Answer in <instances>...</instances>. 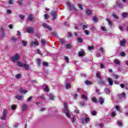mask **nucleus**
<instances>
[{
	"instance_id": "1",
	"label": "nucleus",
	"mask_w": 128,
	"mask_h": 128,
	"mask_svg": "<svg viewBox=\"0 0 128 128\" xmlns=\"http://www.w3.org/2000/svg\"><path fill=\"white\" fill-rule=\"evenodd\" d=\"M18 66H20V68H24L26 70H30V65L26 64H22L21 62H18Z\"/></svg>"
},
{
	"instance_id": "2",
	"label": "nucleus",
	"mask_w": 128,
	"mask_h": 128,
	"mask_svg": "<svg viewBox=\"0 0 128 128\" xmlns=\"http://www.w3.org/2000/svg\"><path fill=\"white\" fill-rule=\"evenodd\" d=\"M67 6H68L69 10H74L76 12H78V9L74 6H73L70 2H68Z\"/></svg>"
},
{
	"instance_id": "3",
	"label": "nucleus",
	"mask_w": 128,
	"mask_h": 128,
	"mask_svg": "<svg viewBox=\"0 0 128 128\" xmlns=\"http://www.w3.org/2000/svg\"><path fill=\"white\" fill-rule=\"evenodd\" d=\"M20 55L18 54H16L15 55L11 58L12 62H14L16 60H20Z\"/></svg>"
},
{
	"instance_id": "4",
	"label": "nucleus",
	"mask_w": 128,
	"mask_h": 128,
	"mask_svg": "<svg viewBox=\"0 0 128 128\" xmlns=\"http://www.w3.org/2000/svg\"><path fill=\"white\" fill-rule=\"evenodd\" d=\"M31 46H40V44L38 43V41L36 39H35L34 41H32L30 43Z\"/></svg>"
},
{
	"instance_id": "5",
	"label": "nucleus",
	"mask_w": 128,
	"mask_h": 128,
	"mask_svg": "<svg viewBox=\"0 0 128 128\" xmlns=\"http://www.w3.org/2000/svg\"><path fill=\"white\" fill-rule=\"evenodd\" d=\"M7 114H8V111L4 109L2 117L1 118V120H6V116Z\"/></svg>"
},
{
	"instance_id": "6",
	"label": "nucleus",
	"mask_w": 128,
	"mask_h": 128,
	"mask_svg": "<svg viewBox=\"0 0 128 128\" xmlns=\"http://www.w3.org/2000/svg\"><path fill=\"white\" fill-rule=\"evenodd\" d=\"M42 26L43 28H47V30H48L50 31L52 30V28L46 23H43Z\"/></svg>"
},
{
	"instance_id": "7",
	"label": "nucleus",
	"mask_w": 128,
	"mask_h": 128,
	"mask_svg": "<svg viewBox=\"0 0 128 128\" xmlns=\"http://www.w3.org/2000/svg\"><path fill=\"white\" fill-rule=\"evenodd\" d=\"M26 32L28 34H34V29L32 27L28 28H26Z\"/></svg>"
},
{
	"instance_id": "8",
	"label": "nucleus",
	"mask_w": 128,
	"mask_h": 128,
	"mask_svg": "<svg viewBox=\"0 0 128 128\" xmlns=\"http://www.w3.org/2000/svg\"><path fill=\"white\" fill-rule=\"evenodd\" d=\"M56 13L55 11H52L50 13L51 16H52V20H55L56 18Z\"/></svg>"
},
{
	"instance_id": "9",
	"label": "nucleus",
	"mask_w": 128,
	"mask_h": 128,
	"mask_svg": "<svg viewBox=\"0 0 128 128\" xmlns=\"http://www.w3.org/2000/svg\"><path fill=\"white\" fill-rule=\"evenodd\" d=\"M118 96L119 100H122V98H126V94L124 92H122L121 94H118Z\"/></svg>"
},
{
	"instance_id": "10",
	"label": "nucleus",
	"mask_w": 128,
	"mask_h": 128,
	"mask_svg": "<svg viewBox=\"0 0 128 128\" xmlns=\"http://www.w3.org/2000/svg\"><path fill=\"white\" fill-rule=\"evenodd\" d=\"M126 39H124L120 41V45L121 46H126Z\"/></svg>"
},
{
	"instance_id": "11",
	"label": "nucleus",
	"mask_w": 128,
	"mask_h": 128,
	"mask_svg": "<svg viewBox=\"0 0 128 128\" xmlns=\"http://www.w3.org/2000/svg\"><path fill=\"white\" fill-rule=\"evenodd\" d=\"M64 112L66 116L68 118H70V110H64Z\"/></svg>"
},
{
	"instance_id": "12",
	"label": "nucleus",
	"mask_w": 128,
	"mask_h": 128,
	"mask_svg": "<svg viewBox=\"0 0 128 128\" xmlns=\"http://www.w3.org/2000/svg\"><path fill=\"white\" fill-rule=\"evenodd\" d=\"M85 54L84 50L82 49L81 50L78 52V56H84Z\"/></svg>"
},
{
	"instance_id": "13",
	"label": "nucleus",
	"mask_w": 128,
	"mask_h": 128,
	"mask_svg": "<svg viewBox=\"0 0 128 128\" xmlns=\"http://www.w3.org/2000/svg\"><path fill=\"white\" fill-rule=\"evenodd\" d=\"M22 112H24L28 108V106L26 104H24L22 106Z\"/></svg>"
},
{
	"instance_id": "14",
	"label": "nucleus",
	"mask_w": 128,
	"mask_h": 128,
	"mask_svg": "<svg viewBox=\"0 0 128 128\" xmlns=\"http://www.w3.org/2000/svg\"><path fill=\"white\" fill-rule=\"evenodd\" d=\"M85 12L87 16H90V14H92V11L90 9L86 10Z\"/></svg>"
},
{
	"instance_id": "15",
	"label": "nucleus",
	"mask_w": 128,
	"mask_h": 128,
	"mask_svg": "<svg viewBox=\"0 0 128 128\" xmlns=\"http://www.w3.org/2000/svg\"><path fill=\"white\" fill-rule=\"evenodd\" d=\"M116 5L118 6V8H124V4L120 3L119 0H117Z\"/></svg>"
},
{
	"instance_id": "16",
	"label": "nucleus",
	"mask_w": 128,
	"mask_h": 128,
	"mask_svg": "<svg viewBox=\"0 0 128 128\" xmlns=\"http://www.w3.org/2000/svg\"><path fill=\"white\" fill-rule=\"evenodd\" d=\"M122 16L123 17V18H126L128 17V12H124L122 13Z\"/></svg>"
},
{
	"instance_id": "17",
	"label": "nucleus",
	"mask_w": 128,
	"mask_h": 128,
	"mask_svg": "<svg viewBox=\"0 0 128 128\" xmlns=\"http://www.w3.org/2000/svg\"><path fill=\"white\" fill-rule=\"evenodd\" d=\"M19 92L22 94H26L28 92V90H24L22 88H20Z\"/></svg>"
},
{
	"instance_id": "18",
	"label": "nucleus",
	"mask_w": 128,
	"mask_h": 128,
	"mask_svg": "<svg viewBox=\"0 0 128 128\" xmlns=\"http://www.w3.org/2000/svg\"><path fill=\"white\" fill-rule=\"evenodd\" d=\"M40 59L36 60V63L38 64V66H42V64L40 62Z\"/></svg>"
},
{
	"instance_id": "19",
	"label": "nucleus",
	"mask_w": 128,
	"mask_h": 128,
	"mask_svg": "<svg viewBox=\"0 0 128 128\" xmlns=\"http://www.w3.org/2000/svg\"><path fill=\"white\" fill-rule=\"evenodd\" d=\"M108 82L110 86H112V85L113 82H112V80L110 78H108Z\"/></svg>"
},
{
	"instance_id": "20",
	"label": "nucleus",
	"mask_w": 128,
	"mask_h": 128,
	"mask_svg": "<svg viewBox=\"0 0 128 128\" xmlns=\"http://www.w3.org/2000/svg\"><path fill=\"white\" fill-rule=\"evenodd\" d=\"M92 102H94L95 104H98V99H96V96H93L92 98Z\"/></svg>"
},
{
	"instance_id": "21",
	"label": "nucleus",
	"mask_w": 128,
	"mask_h": 128,
	"mask_svg": "<svg viewBox=\"0 0 128 128\" xmlns=\"http://www.w3.org/2000/svg\"><path fill=\"white\" fill-rule=\"evenodd\" d=\"M28 20H29L30 22H32V14L28 15Z\"/></svg>"
},
{
	"instance_id": "22",
	"label": "nucleus",
	"mask_w": 128,
	"mask_h": 128,
	"mask_svg": "<svg viewBox=\"0 0 128 128\" xmlns=\"http://www.w3.org/2000/svg\"><path fill=\"white\" fill-rule=\"evenodd\" d=\"M12 41L13 42H16L17 40H18V39L17 37H13L12 38Z\"/></svg>"
},
{
	"instance_id": "23",
	"label": "nucleus",
	"mask_w": 128,
	"mask_h": 128,
	"mask_svg": "<svg viewBox=\"0 0 128 128\" xmlns=\"http://www.w3.org/2000/svg\"><path fill=\"white\" fill-rule=\"evenodd\" d=\"M114 62L116 64H120V60H118V59H116V60H114Z\"/></svg>"
},
{
	"instance_id": "24",
	"label": "nucleus",
	"mask_w": 128,
	"mask_h": 128,
	"mask_svg": "<svg viewBox=\"0 0 128 128\" xmlns=\"http://www.w3.org/2000/svg\"><path fill=\"white\" fill-rule=\"evenodd\" d=\"M100 99V104H104V98L100 97L99 98Z\"/></svg>"
},
{
	"instance_id": "25",
	"label": "nucleus",
	"mask_w": 128,
	"mask_h": 128,
	"mask_svg": "<svg viewBox=\"0 0 128 128\" xmlns=\"http://www.w3.org/2000/svg\"><path fill=\"white\" fill-rule=\"evenodd\" d=\"M50 98L51 100H54V96L52 94H50Z\"/></svg>"
},
{
	"instance_id": "26",
	"label": "nucleus",
	"mask_w": 128,
	"mask_h": 128,
	"mask_svg": "<svg viewBox=\"0 0 128 128\" xmlns=\"http://www.w3.org/2000/svg\"><path fill=\"white\" fill-rule=\"evenodd\" d=\"M72 122L74 124H76V118L73 117L72 118Z\"/></svg>"
},
{
	"instance_id": "27",
	"label": "nucleus",
	"mask_w": 128,
	"mask_h": 128,
	"mask_svg": "<svg viewBox=\"0 0 128 128\" xmlns=\"http://www.w3.org/2000/svg\"><path fill=\"white\" fill-rule=\"evenodd\" d=\"M64 106L65 108L64 110H68V104L66 102H64Z\"/></svg>"
},
{
	"instance_id": "28",
	"label": "nucleus",
	"mask_w": 128,
	"mask_h": 128,
	"mask_svg": "<svg viewBox=\"0 0 128 128\" xmlns=\"http://www.w3.org/2000/svg\"><path fill=\"white\" fill-rule=\"evenodd\" d=\"M41 42H42V46H44V44H46V40H44V39H42Z\"/></svg>"
},
{
	"instance_id": "29",
	"label": "nucleus",
	"mask_w": 128,
	"mask_h": 128,
	"mask_svg": "<svg viewBox=\"0 0 128 128\" xmlns=\"http://www.w3.org/2000/svg\"><path fill=\"white\" fill-rule=\"evenodd\" d=\"M16 98H17V100H22V96L20 95H18L16 96Z\"/></svg>"
},
{
	"instance_id": "30",
	"label": "nucleus",
	"mask_w": 128,
	"mask_h": 128,
	"mask_svg": "<svg viewBox=\"0 0 128 128\" xmlns=\"http://www.w3.org/2000/svg\"><path fill=\"white\" fill-rule=\"evenodd\" d=\"M106 20L107 22H108V23L109 26H112V22H111L110 20V19L106 18Z\"/></svg>"
},
{
	"instance_id": "31",
	"label": "nucleus",
	"mask_w": 128,
	"mask_h": 128,
	"mask_svg": "<svg viewBox=\"0 0 128 128\" xmlns=\"http://www.w3.org/2000/svg\"><path fill=\"white\" fill-rule=\"evenodd\" d=\"M70 88V83L66 84V88L68 90Z\"/></svg>"
},
{
	"instance_id": "32",
	"label": "nucleus",
	"mask_w": 128,
	"mask_h": 128,
	"mask_svg": "<svg viewBox=\"0 0 128 128\" xmlns=\"http://www.w3.org/2000/svg\"><path fill=\"white\" fill-rule=\"evenodd\" d=\"M105 92H106V94H110V89L108 88H105Z\"/></svg>"
},
{
	"instance_id": "33",
	"label": "nucleus",
	"mask_w": 128,
	"mask_h": 128,
	"mask_svg": "<svg viewBox=\"0 0 128 128\" xmlns=\"http://www.w3.org/2000/svg\"><path fill=\"white\" fill-rule=\"evenodd\" d=\"M96 76L98 78H100V72H97L96 74Z\"/></svg>"
},
{
	"instance_id": "34",
	"label": "nucleus",
	"mask_w": 128,
	"mask_h": 128,
	"mask_svg": "<svg viewBox=\"0 0 128 128\" xmlns=\"http://www.w3.org/2000/svg\"><path fill=\"white\" fill-rule=\"evenodd\" d=\"M82 98H84V100H88V96H86L83 94L82 96Z\"/></svg>"
},
{
	"instance_id": "35",
	"label": "nucleus",
	"mask_w": 128,
	"mask_h": 128,
	"mask_svg": "<svg viewBox=\"0 0 128 128\" xmlns=\"http://www.w3.org/2000/svg\"><path fill=\"white\" fill-rule=\"evenodd\" d=\"M44 92H50V90H48V86H46V88L44 89Z\"/></svg>"
},
{
	"instance_id": "36",
	"label": "nucleus",
	"mask_w": 128,
	"mask_h": 128,
	"mask_svg": "<svg viewBox=\"0 0 128 128\" xmlns=\"http://www.w3.org/2000/svg\"><path fill=\"white\" fill-rule=\"evenodd\" d=\"M88 50H94V46H88Z\"/></svg>"
},
{
	"instance_id": "37",
	"label": "nucleus",
	"mask_w": 128,
	"mask_h": 128,
	"mask_svg": "<svg viewBox=\"0 0 128 128\" xmlns=\"http://www.w3.org/2000/svg\"><path fill=\"white\" fill-rule=\"evenodd\" d=\"M85 84H88H88H92V82L88 81V80H86V81H85Z\"/></svg>"
},
{
	"instance_id": "38",
	"label": "nucleus",
	"mask_w": 128,
	"mask_h": 128,
	"mask_svg": "<svg viewBox=\"0 0 128 128\" xmlns=\"http://www.w3.org/2000/svg\"><path fill=\"white\" fill-rule=\"evenodd\" d=\"M78 6L80 8L81 10H84V6H82V4H78Z\"/></svg>"
},
{
	"instance_id": "39",
	"label": "nucleus",
	"mask_w": 128,
	"mask_h": 128,
	"mask_svg": "<svg viewBox=\"0 0 128 128\" xmlns=\"http://www.w3.org/2000/svg\"><path fill=\"white\" fill-rule=\"evenodd\" d=\"M19 18H20L21 20H24V15L20 14L19 15Z\"/></svg>"
},
{
	"instance_id": "40",
	"label": "nucleus",
	"mask_w": 128,
	"mask_h": 128,
	"mask_svg": "<svg viewBox=\"0 0 128 128\" xmlns=\"http://www.w3.org/2000/svg\"><path fill=\"white\" fill-rule=\"evenodd\" d=\"M22 44L24 46H26V42L24 40H22Z\"/></svg>"
},
{
	"instance_id": "41",
	"label": "nucleus",
	"mask_w": 128,
	"mask_h": 128,
	"mask_svg": "<svg viewBox=\"0 0 128 128\" xmlns=\"http://www.w3.org/2000/svg\"><path fill=\"white\" fill-rule=\"evenodd\" d=\"M98 84H101L102 86L104 84V81H103V80H100L99 82H98Z\"/></svg>"
},
{
	"instance_id": "42",
	"label": "nucleus",
	"mask_w": 128,
	"mask_h": 128,
	"mask_svg": "<svg viewBox=\"0 0 128 128\" xmlns=\"http://www.w3.org/2000/svg\"><path fill=\"white\" fill-rule=\"evenodd\" d=\"M114 78L115 80H118V75H116V74H114Z\"/></svg>"
},
{
	"instance_id": "43",
	"label": "nucleus",
	"mask_w": 128,
	"mask_h": 128,
	"mask_svg": "<svg viewBox=\"0 0 128 128\" xmlns=\"http://www.w3.org/2000/svg\"><path fill=\"white\" fill-rule=\"evenodd\" d=\"M102 30H103V32H106V28L105 26H102L101 27Z\"/></svg>"
},
{
	"instance_id": "44",
	"label": "nucleus",
	"mask_w": 128,
	"mask_h": 128,
	"mask_svg": "<svg viewBox=\"0 0 128 128\" xmlns=\"http://www.w3.org/2000/svg\"><path fill=\"white\" fill-rule=\"evenodd\" d=\"M116 110H118V112H120V108L119 106H116Z\"/></svg>"
},
{
	"instance_id": "45",
	"label": "nucleus",
	"mask_w": 128,
	"mask_h": 128,
	"mask_svg": "<svg viewBox=\"0 0 128 128\" xmlns=\"http://www.w3.org/2000/svg\"><path fill=\"white\" fill-rule=\"evenodd\" d=\"M78 42H82V39L80 38H78Z\"/></svg>"
},
{
	"instance_id": "46",
	"label": "nucleus",
	"mask_w": 128,
	"mask_h": 128,
	"mask_svg": "<svg viewBox=\"0 0 128 128\" xmlns=\"http://www.w3.org/2000/svg\"><path fill=\"white\" fill-rule=\"evenodd\" d=\"M11 108L12 110H16V105H12L11 106Z\"/></svg>"
},
{
	"instance_id": "47",
	"label": "nucleus",
	"mask_w": 128,
	"mask_h": 128,
	"mask_svg": "<svg viewBox=\"0 0 128 128\" xmlns=\"http://www.w3.org/2000/svg\"><path fill=\"white\" fill-rule=\"evenodd\" d=\"M101 68H106V65H104L102 63L100 64Z\"/></svg>"
},
{
	"instance_id": "48",
	"label": "nucleus",
	"mask_w": 128,
	"mask_h": 128,
	"mask_svg": "<svg viewBox=\"0 0 128 128\" xmlns=\"http://www.w3.org/2000/svg\"><path fill=\"white\" fill-rule=\"evenodd\" d=\"M14 0H9V4H14Z\"/></svg>"
},
{
	"instance_id": "49",
	"label": "nucleus",
	"mask_w": 128,
	"mask_h": 128,
	"mask_svg": "<svg viewBox=\"0 0 128 128\" xmlns=\"http://www.w3.org/2000/svg\"><path fill=\"white\" fill-rule=\"evenodd\" d=\"M100 50L101 52H104V48H102V47H100Z\"/></svg>"
},
{
	"instance_id": "50",
	"label": "nucleus",
	"mask_w": 128,
	"mask_h": 128,
	"mask_svg": "<svg viewBox=\"0 0 128 128\" xmlns=\"http://www.w3.org/2000/svg\"><path fill=\"white\" fill-rule=\"evenodd\" d=\"M88 28V25L84 24L82 26V30H86V28Z\"/></svg>"
},
{
	"instance_id": "51",
	"label": "nucleus",
	"mask_w": 128,
	"mask_h": 128,
	"mask_svg": "<svg viewBox=\"0 0 128 128\" xmlns=\"http://www.w3.org/2000/svg\"><path fill=\"white\" fill-rule=\"evenodd\" d=\"M112 16L114 18H118V16H116V14H112Z\"/></svg>"
},
{
	"instance_id": "52",
	"label": "nucleus",
	"mask_w": 128,
	"mask_h": 128,
	"mask_svg": "<svg viewBox=\"0 0 128 128\" xmlns=\"http://www.w3.org/2000/svg\"><path fill=\"white\" fill-rule=\"evenodd\" d=\"M37 52L38 53V54H41V56H42V52H40V49H37Z\"/></svg>"
},
{
	"instance_id": "53",
	"label": "nucleus",
	"mask_w": 128,
	"mask_h": 128,
	"mask_svg": "<svg viewBox=\"0 0 128 128\" xmlns=\"http://www.w3.org/2000/svg\"><path fill=\"white\" fill-rule=\"evenodd\" d=\"M72 34L70 32H68V38H72Z\"/></svg>"
},
{
	"instance_id": "54",
	"label": "nucleus",
	"mask_w": 128,
	"mask_h": 128,
	"mask_svg": "<svg viewBox=\"0 0 128 128\" xmlns=\"http://www.w3.org/2000/svg\"><path fill=\"white\" fill-rule=\"evenodd\" d=\"M43 65L45 66H48V62H43Z\"/></svg>"
},
{
	"instance_id": "55",
	"label": "nucleus",
	"mask_w": 128,
	"mask_h": 128,
	"mask_svg": "<svg viewBox=\"0 0 128 128\" xmlns=\"http://www.w3.org/2000/svg\"><path fill=\"white\" fill-rule=\"evenodd\" d=\"M16 78L18 80V78H20V74H18L16 76Z\"/></svg>"
},
{
	"instance_id": "56",
	"label": "nucleus",
	"mask_w": 128,
	"mask_h": 128,
	"mask_svg": "<svg viewBox=\"0 0 128 128\" xmlns=\"http://www.w3.org/2000/svg\"><path fill=\"white\" fill-rule=\"evenodd\" d=\"M84 122H90V118H85Z\"/></svg>"
},
{
	"instance_id": "57",
	"label": "nucleus",
	"mask_w": 128,
	"mask_h": 128,
	"mask_svg": "<svg viewBox=\"0 0 128 128\" xmlns=\"http://www.w3.org/2000/svg\"><path fill=\"white\" fill-rule=\"evenodd\" d=\"M92 116H96V110H94L92 113Z\"/></svg>"
},
{
	"instance_id": "58",
	"label": "nucleus",
	"mask_w": 128,
	"mask_h": 128,
	"mask_svg": "<svg viewBox=\"0 0 128 128\" xmlns=\"http://www.w3.org/2000/svg\"><path fill=\"white\" fill-rule=\"evenodd\" d=\"M44 17L45 20H48V15L47 14H44Z\"/></svg>"
},
{
	"instance_id": "59",
	"label": "nucleus",
	"mask_w": 128,
	"mask_h": 128,
	"mask_svg": "<svg viewBox=\"0 0 128 128\" xmlns=\"http://www.w3.org/2000/svg\"><path fill=\"white\" fill-rule=\"evenodd\" d=\"M96 56L97 58H100V56H102L100 55V52H98L96 54Z\"/></svg>"
},
{
	"instance_id": "60",
	"label": "nucleus",
	"mask_w": 128,
	"mask_h": 128,
	"mask_svg": "<svg viewBox=\"0 0 128 128\" xmlns=\"http://www.w3.org/2000/svg\"><path fill=\"white\" fill-rule=\"evenodd\" d=\"M72 46H70V44H67L66 45V48H70Z\"/></svg>"
},
{
	"instance_id": "61",
	"label": "nucleus",
	"mask_w": 128,
	"mask_h": 128,
	"mask_svg": "<svg viewBox=\"0 0 128 128\" xmlns=\"http://www.w3.org/2000/svg\"><path fill=\"white\" fill-rule=\"evenodd\" d=\"M20 6H24V3H22V1L20 0L18 2Z\"/></svg>"
},
{
	"instance_id": "62",
	"label": "nucleus",
	"mask_w": 128,
	"mask_h": 128,
	"mask_svg": "<svg viewBox=\"0 0 128 128\" xmlns=\"http://www.w3.org/2000/svg\"><path fill=\"white\" fill-rule=\"evenodd\" d=\"M6 12L8 14H12V11L10 10H8Z\"/></svg>"
},
{
	"instance_id": "63",
	"label": "nucleus",
	"mask_w": 128,
	"mask_h": 128,
	"mask_svg": "<svg viewBox=\"0 0 128 128\" xmlns=\"http://www.w3.org/2000/svg\"><path fill=\"white\" fill-rule=\"evenodd\" d=\"M32 96H30L28 98V102H32Z\"/></svg>"
},
{
	"instance_id": "64",
	"label": "nucleus",
	"mask_w": 128,
	"mask_h": 128,
	"mask_svg": "<svg viewBox=\"0 0 128 128\" xmlns=\"http://www.w3.org/2000/svg\"><path fill=\"white\" fill-rule=\"evenodd\" d=\"M120 56H126V53L124 52H121Z\"/></svg>"
}]
</instances>
